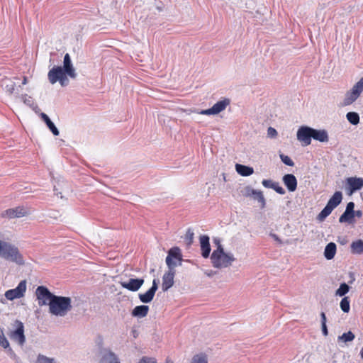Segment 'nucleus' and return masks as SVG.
<instances>
[{
  "instance_id": "42",
  "label": "nucleus",
  "mask_w": 363,
  "mask_h": 363,
  "mask_svg": "<svg viewBox=\"0 0 363 363\" xmlns=\"http://www.w3.org/2000/svg\"><path fill=\"white\" fill-rule=\"evenodd\" d=\"M262 184L266 188L273 189L274 184H275V182L272 181L271 179H264L262 182Z\"/></svg>"
},
{
  "instance_id": "45",
  "label": "nucleus",
  "mask_w": 363,
  "mask_h": 363,
  "mask_svg": "<svg viewBox=\"0 0 363 363\" xmlns=\"http://www.w3.org/2000/svg\"><path fill=\"white\" fill-rule=\"evenodd\" d=\"M267 135L271 138H275L277 135V131L272 127H269L267 129Z\"/></svg>"
},
{
  "instance_id": "24",
  "label": "nucleus",
  "mask_w": 363,
  "mask_h": 363,
  "mask_svg": "<svg viewBox=\"0 0 363 363\" xmlns=\"http://www.w3.org/2000/svg\"><path fill=\"white\" fill-rule=\"evenodd\" d=\"M336 245L334 242H329L325 247L324 256L328 260L332 259L336 253Z\"/></svg>"
},
{
  "instance_id": "1",
  "label": "nucleus",
  "mask_w": 363,
  "mask_h": 363,
  "mask_svg": "<svg viewBox=\"0 0 363 363\" xmlns=\"http://www.w3.org/2000/svg\"><path fill=\"white\" fill-rule=\"evenodd\" d=\"M210 258L213 267L217 269L227 268L236 259L233 254L224 251L221 244L213 251Z\"/></svg>"
},
{
  "instance_id": "5",
  "label": "nucleus",
  "mask_w": 363,
  "mask_h": 363,
  "mask_svg": "<svg viewBox=\"0 0 363 363\" xmlns=\"http://www.w3.org/2000/svg\"><path fill=\"white\" fill-rule=\"evenodd\" d=\"M67 75L62 67L55 66L48 72V77L52 84L59 82L62 86H65L69 84Z\"/></svg>"
},
{
  "instance_id": "17",
  "label": "nucleus",
  "mask_w": 363,
  "mask_h": 363,
  "mask_svg": "<svg viewBox=\"0 0 363 363\" xmlns=\"http://www.w3.org/2000/svg\"><path fill=\"white\" fill-rule=\"evenodd\" d=\"M62 67L63 70L67 73V76L72 79H75L77 77V73L72 65L70 56L68 53H67L64 57L63 67Z\"/></svg>"
},
{
  "instance_id": "36",
  "label": "nucleus",
  "mask_w": 363,
  "mask_h": 363,
  "mask_svg": "<svg viewBox=\"0 0 363 363\" xmlns=\"http://www.w3.org/2000/svg\"><path fill=\"white\" fill-rule=\"evenodd\" d=\"M191 363H208L206 356L204 354H196L194 356Z\"/></svg>"
},
{
  "instance_id": "53",
  "label": "nucleus",
  "mask_w": 363,
  "mask_h": 363,
  "mask_svg": "<svg viewBox=\"0 0 363 363\" xmlns=\"http://www.w3.org/2000/svg\"><path fill=\"white\" fill-rule=\"evenodd\" d=\"M214 242L216 244L217 247L219 244H221L219 238H214Z\"/></svg>"
},
{
  "instance_id": "55",
  "label": "nucleus",
  "mask_w": 363,
  "mask_h": 363,
  "mask_svg": "<svg viewBox=\"0 0 363 363\" xmlns=\"http://www.w3.org/2000/svg\"><path fill=\"white\" fill-rule=\"evenodd\" d=\"M165 363H173V361L170 359H167Z\"/></svg>"
},
{
  "instance_id": "29",
  "label": "nucleus",
  "mask_w": 363,
  "mask_h": 363,
  "mask_svg": "<svg viewBox=\"0 0 363 363\" xmlns=\"http://www.w3.org/2000/svg\"><path fill=\"white\" fill-rule=\"evenodd\" d=\"M346 118L353 125H357L359 123V115L357 112H348L346 114Z\"/></svg>"
},
{
  "instance_id": "32",
  "label": "nucleus",
  "mask_w": 363,
  "mask_h": 363,
  "mask_svg": "<svg viewBox=\"0 0 363 363\" xmlns=\"http://www.w3.org/2000/svg\"><path fill=\"white\" fill-rule=\"evenodd\" d=\"M252 198L260 203L262 208L265 207L266 201L261 191L256 190L254 195L252 196Z\"/></svg>"
},
{
  "instance_id": "30",
  "label": "nucleus",
  "mask_w": 363,
  "mask_h": 363,
  "mask_svg": "<svg viewBox=\"0 0 363 363\" xmlns=\"http://www.w3.org/2000/svg\"><path fill=\"white\" fill-rule=\"evenodd\" d=\"M354 218V213L345 211V212L340 216L339 222L352 223Z\"/></svg>"
},
{
  "instance_id": "33",
  "label": "nucleus",
  "mask_w": 363,
  "mask_h": 363,
  "mask_svg": "<svg viewBox=\"0 0 363 363\" xmlns=\"http://www.w3.org/2000/svg\"><path fill=\"white\" fill-rule=\"evenodd\" d=\"M35 363H57L55 358L48 357L44 354H39Z\"/></svg>"
},
{
  "instance_id": "27",
  "label": "nucleus",
  "mask_w": 363,
  "mask_h": 363,
  "mask_svg": "<svg viewBox=\"0 0 363 363\" xmlns=\"http://www.w3.org/2000/svg\"><path fill=\"white\" fill-rule=\"evenodd\" d=\"M40 116H41L42 119L45 121L47 126L50 129V130L52 133V134L54 135H58L60 132H59L58 129L56 128V126L55 125V124L51 121V120L50 119L48 116L47 114H45V113H42Z\"/></svg>"
},
{
  "instance_id": "51",
  "label": "nucleus",
  "mask_w": 363,
  "mask_h": 363,
  "mask_svg": "<svg viewBox=\"0 0 363 363\" xmlns=\"http://www.w3.org/2000/svg\"><path fill=\"white\" fill-rule=\"evenodd\" d=\"M270 236L277 242L279 243H281V239L279 238V236L274 233H270Z\"/></svg>"
},
{
  "instance_id": "37",
  "label": "nucleus",
  "mask_w": 363,
  "mask_h": 363,
  "mask_svg": "<svg viewBox=\"0 0 363 363\" xmlns=\"http://www.w3.org/2000/svg\"><path fill=\"white\" fill-rule=\"evenodd\" d=\"M194 233L192 230L188 229L185 235V240L189 245H191L194 240Z\"/></svg>"
},
{
  "instance_id": "35",
  "label": "nucleus",
  "mask_w": 363,
  "mask_h": 363,
  "mask_svg": "<svg viewBox=\"0 0 363 363\" xmlns=\"http://www.w3.org/2000/svg\"><path fill=\"white\" fill-rule=\"evenodd\" d=\"M349 290L350 286L346 283H342L336 291L335 294L339 296H343L348 293Z\"/></svg>"
},
{
  "instance_id": "25",
  "label": "nucleus",
  "mask_w": 363,
  "mask_h": 363,
  "mask_svg": "<svg viewBox=\"0 0 363 363\" xmlns=\"http://www.w3.org/2000/svg\"><path fill=\"white\" fill-rule=\"evenodd\" d=\"M236 172L243 177H247L253 174L254 169L252 167L245 166L240 164H235Z\"/></svg>"
},
{
  "instance_id": "14",
  "label": "nucleus",
  "mask_w": 363,
  "mask_h": 363,
  "mask_svg": "<svg viewBox=\"0 0 363 363\" xmlns=\"http://www.w3.org/2000/svg\"><path fill=\"white\" fill-rule=\"evenodd\" d=\"M28 211L23 206H18L14 208H9L1 213V217L14 218H21L28 215Z\"/></svg>"
},
{
  "instance_id": "34",
  "label": "nucleus",
  "mask_w": 363,
  "mask_h": 363,
  "mask_svg": "<svg viewBox=\"0 0 363 363\" xmlns=\"http://www.w3.org/2000/svg\"><path fill=\"white\" fill-rule=\"evenodd\" d=\"M340 308L344 313H348L350 309L349 297H344L340 301Z\"/></svg>"
},
{
  "instance_id": "28",
  "label": "nucleus",
  "mask_w": 363,
  "mask_h": 363,
  "mask_svg": "<svg viewBox=\"0 0 363 363\" xmlns=\"http://www.w3.org/2000/svg\"><path fill=\"white\" fill-rule=\"evenodd\" d=\"M4 89L9 94H12L15 91V83L9 79H6L2 82Z\"/></svg>"
},
{
  "instance_id": "20",
  "label": "nucleus",
  "mask_w": 363,
  "mask_h": 363,
  "mask_svg": "<svg viewBox=\"0 0 363 363\" xmlns=\"http://www.w3.org/2000/svg\"><path fill=\"white\" fill-rule=\"evenodd\" d=\"M199 240H200L201 255L204 258H207L209 257L210 252H211L209 237L208 235H203L200 236Z\"/></svg>"
},
{
  "instance_id": "2",
  "label": "nucleus",
  "mask_w": 363,
  "mask_h": 363,
  "mask_svg": "<svg viewBox=\"0 0 363 363\" xmlns=\"http://www.w3.org/2000/svg\"><path fill=\"white\" fill-rule=\"evenodd\" d=\"M72 308V300L69 297L55 295L51 300L49 312L52 315L64 317Z\"/></svg>"
},
{
  "instance_id": "4",
  "label": "nucleus",
  "mask_w": 363,
  "mask_h": 363,
  "mask_svg": "<svg viewBox=\"0 0 363 363\" xmlns=\"http://www.w3.org/2000/svg\"><path fill=\"white\" fill-rule=\"evenodd\" d=\"M342 194L341 191H335L328 200L325 208L318 215L317 219L323 221L332 211L342 202Z\"/></svg>"
},
{
  "instance_id": "19",
  "label": "nucleus",
  "mask_w": 363,
  "mask_h": 363,
  "mask_svg": "<svg viewBox=\"0 0 363 363\" xmlns=\"http://www.w3.org/2000/svg\"><path fill=\"white\" fill-rule=\"evenodd\" d=\"M99 363H120L116 354L110 350L101 351V357Z\"/></svg>"
},
{
  "instance_id": "52",
  "label": "nucleus",
  "mask_w": 363,
  "mask_h": 363,
  "mask_svg": "<svg viewBox=\"0 0 363 363\" xmlns=\"http://www.w3.org/2000/svg\"><path fill=\"white\" fill-rule=\"evenodd\" d=\"M362 211L360 210L354 211V217L361 218L362 216Z\"/></svg>"
},
{
  "instance_id": "48",
  "label": "nucleus",
  "mask_w": 363,
  "mask_h": 363,
  "mask_svg": "<svg viewBox=\"0 0 363 363\" xmlns=\"http://www.w3.org/2000/svg\"><path fill=\"white\" fill-rule=\"evenodd\" d=\"M322 333L324 336H327L328 335V330L326 324L321 325Z\"/></svg>"
},
{
  "instance_id": "13",
  "label": "nucleus",
  "mask_w": 363,
  "mask_h": 363,
  "mask_svg": "<svg viewBox=\"0 0 363 363\" xmlns=\"http://www.w3.org/2000/svg\"><path fill=\"white\" fill-rule=\"evenodd\" d=\"M15 325H16V328L11 333L10 337L20 345H23L26 342L23 324L19 320H16Z\"/></svg>"
},
{
  "instance_id": "23",
  "label": "nucleus",
  "mask_w": 363,
  "mask_h": 363,
  "mask_svg": "<svg viewBox=\"0 0 363 363\" xmlns=\"http://www.w3.org/2000/svg\"><path fill=\"white\" fill-rule=\"evenodd\" d=\"M149 311V306L146 305H140L135 306L132 311L131 315L133 317L142 318L145 317Z\"/></svg>"
},
{
  "instance_id": "38",
  "label": "nucleus",
  "mask_w": 363,
  "mask_h": 363,
  "mask_svg": "<svg viewBox=\"0 0 363 363\" xmlns=\"http://www.w3.org/2000/svg\"><path fill=\"white\" fill-rule=\"evenodd\" d=\"M280 158L285 164L290 167L294 166V162L289 156L281 154L280 155Z\"/></svg>"
},
{
  "instance_id": "40",
  "label": "nucleus",
  "mask_w": 363,
  "mask_h": 363,
  "mask_svg": "<svg viewBox=\"0 0 363 363\" xmlns=\"http://www.w3.org/2000/svg\"><path fill=\"white\" fill-rule=\"evenodd\" d=\"M255 191H256L255 189H253L250 186H247L245 189V192H244L243 195L246 197H252Z\"/></svg>"
},
{
  "instance_id": "46",
  "label": "nucleus",
  "mask_w": 363,
  "mask_h": 363,
  "mask_svg": "<svg viewBox=\"0 0 363 363\" xmlns=\"http://www.w3.org/2000/svg\"><path fill=\"white\" fill-rule=\"evenodd\" d=\"M7 349H8V350H7V353H8V354L9 355V357H10L12 359H13V360H15L16 362H17V361H18V357H17V355L16 354V353L13 352V350L11 348H10V347H9V348H7Z\"/></svg>"
},
{
  "instance_id": "49",
  "label": "nucleus",
  "mask_w": 363,
  "mask_h": 363,
  "mask_svg": "<svg viewBox=\"0 0 363 363\" xmlns=\"http://www.w3.org/2000/svg\"><path fill=\"white\" fill-rule=\"evenodd\" d=\"M204 274L208 277H213V275H215L216 274V272L215 271H213V270H206L204 272Z\"/></svg>"
},
{
  "instance_id": "9",
  "label": "nucleus",
  "mask_w": 363,
  "mask_h": 363,
  "mask_svg": "<svg viewBox=\"0 0 363 363\" xmlns=\"http://www.w3.org/2000/svg\"><path fill=\"white\" fill-rule=\"evenodd\" d=\"M363 187V178L352 177L345 180V189L348 196L352 195L355 191Z\"/></svg>"
},
{
  "instance_id": "18",
  "label": "nucleus",
  "mask_w": 363,
  "mask_h": 363,
  "mask_svg": "<svg viewBox=\"0 0 363 363\" xmlns=\"http://www.w3.org/2000/svg\"><path fill=\"white\" fill-rule=\"evenodd\" d=\"M175 275V271L169 269L166 272L162 277V290L164 291H167L174 284V277Z\"/></svg>"
},
{
  "instance_id": "31",
  "label": "nucleus",
  "mask_w": 363,
  "mask_h": 363,
  "mask_svg": "<svg viewBox=\"0 0 363 363\" xmlns=\"http://www.w3.org/2000/svg\"><path fill=\"white\" fill-rule=\"evenodd\" d=\"M355 336L353 333L351 331H349L347 333H344L342 335L338 336L337 341L338 342H352L354 340Z\"/></svg>"
},
{
  "instance_id": "7",
  "label": "nucleus",
  "mask_w": 363,
  "mask_h": 363,
  "mask_svg": "<svg viewBox=\"0 0 363 363\" xmlns=\"http://www.w3.org/2000/svg\"><path fill=\"white\" fill-rule=\"evenodd\" d=\"M363 91V77L355 83L352 89L345 94L343 100L344 106H349L353 104L361 95Z\"/></svg>"
},
{
  "instance_id": "47",
  "label": "nucleus",
  "mask_w": 363,
  "mask_h": 363,
  "mask_svg": "<svg viewBox=\"0 0 363 363\" xmlns=\"http://www.w3.org/2000/svg\"><path fill=\"white\" fill-rule=\"evenodd\" d=\"M354 202L350 201L347 204L345 211L352 213H354Z\"/></svg>"
},
{
  "instance_id": "3",
  "label": "nucleus",
  "mask_w": 363,
  "mask_h": 363,
  "mask_svg": "<svg viewBox=\"0 0 363 363\" xmlns=\"http://www.w3.org/2000/svg\"><path fill=\"white\" fill-rule=\"evenodd\" d=\"M0 256L19 265L24 264L23 258L18 249L6 242L0 240Z\"/></svg>"
},
{
  "instance_id": "54",
  "label": "nucleus",
  "mask_w": 363,
  "mask_h": 363,
  "mask_svg": "<svg viewBox=\"0 0 363 363\" xmlns=\"http://www.w3.org/2000/svg\"><path fill=\"white\" fill-rule=\"evenodd\" d=\"M27 82H28L27 77H23L22 84L25 85V84H27Z\"/></svg>"
},
{
  "instance_id": "6",
  "label": "nucleus",
  "mask_w": 363,
  "mask_h": 363,
  "mask_svg": "<svg viewBox=\"0 0 363 363\" xmlns=\"http://www.w3.org/2000/svg\"><path fill=\"white\" fill-rule=\"evenodd\" d=\"M182 255L178 247H174L169 250L165 262L169 269L175 271V267L182 264Z\"/></svg>"
},
{
  "instance_id": "44",
  "label": "nucleus",
  "mask_w": 363,
  "mask_h": 363,
  "mask_svg": "<svg viewBox=\"0 0 363 363\" xmlns=\"http://www.w3.org/2000/svg\"><path fill=\"white\" fill-rule=\"evenodd\" d=\"M21 99L26 105L31 106L33 104V101L30 96L27 94L21 95Z\"/></svg>"
},
{
  "instance_id": "56",
  "label": "nucleus",
  "mask_w": 363,
  "mask_h": 363,
  "mask_svg": "<svg viewBox=\"0 0 363 363\" xmlns=\"http://www.w3.org/2000/svg\"><path fill=\"white\" fill-rule=\"evenodd\" d=\"M4 335V331H3V330L0 328V336H2V335Z\"/></svg>"
},
{
  "instance_id": "21",
  "label": "nucleus",
  "mask_w": 363,
  "mask_h": 363,
  "mask_svg": "<svg viewBox=\"0 0 363 363\" xmlns=\"http://www.w3.org/2000/svg\"><path fill=\"white\" fill-rule=\"evenodd\" d=\"M284 185L289 191H294L297 188V179L292 174H285L282 178Z\"/></svg>"
},
{
  "instance_id": "57",
  "label": "nucleus",
  "mask_w": 363,
  "mask_h": 363,
  "mask_svg": "<svg viewBox=\"0 0 363 363\" xmlns=\"http://www.w3.org/2000/svg\"><path fill=\"white\" fill-rule=\"evenodd\" d=\"M360 355H361V357L363 359V348H362V350L360 351Z\"/></svg>"
},
{
  "instance_id": "22",
  "label": "nucleus",
  "mask_w": 363,
  "mask_h": 363,
  "mask_svg": "<svg viewBox=\"0 0 363 363\" xmlns=\"http://www.w3.org/2000/svg\"><path fill=\"white\" fill-rule=\"evenodd\" d=\"M312 138L321 143L328 142L329 140L328 132L325 130H318L312 128Z\"/></svg>"
},
{
  "instance_id": "12",
  "label": "nucleus",
  "mask_w": 363,
  "mask_h": 363,
  "mask_svg": "<svg viewBox=\"0 0 363 363\" xmlns=\"http://www.w3.org/2000/svg\"><path fill=\"white\" fill-rule=\"evenodd\" d=\"M312 128L306 125L301 126L296 133L297 140L301 143L303 146H308L311 143Z\"/></svg>"
},
{
  "instance_id": "43",
  "label": "nucleus",
  "mask_w": 363,
  "mask_h": 363,
  "mask_svg": "<svg viewBox=\"0 0 363 363\" xmlns=\"http://www.w3.org/2000/svg\"><path fill=\"white\" fill-rule=\"evenodd\" d=\"M138 363H157V361L154 358L143 357Z\"/></svg>"
},
{
  "instance_id": "26",
  "label": "nucleus",
  "mask_w": 363,
  "mask_h": 363,
  "mask_svg": "<svg viewBox=\"0 0 363 363\" xmlns=\"http://www.w3.org/2000/svg\"><path fill=\"white\" fill-rule=\"evenodd\" d=\"M351 252L354 255L363 254V240L361 239L353 241L350 245Z\"/></svg>"
},
{
  "instance_id": "39",
  "label": "nucleus",
  "mask_w": 363,
  "mask_h": 363,
  "mask_svg": "<svg viewBox=\"0 0 363 363\" xmlns=\"http://www.w3.org/2000/svg\"><path fill=\"white\" fill-rule=\"evenodd\" d=\"M0 345L4 349L9 347V342L5 335L0 336Z\"/></svg>"
},
{
  "instance_id": "11",
  "label": "nucleus",
  "mask_w": 363,
  "mask_h": 363,
  "mask_svg": "<svg viewBox=\"0 0 363 363\" xmlns=\"http://www.w3.org/2000/svg\"><path fill=\"white\" fill-rule=\"evenodd\" d=\"M230 101L228 99H223L216 102L211 108L206 110H202L199 112L202 115H216L224 111L226 107L230 104Z\"/></svg>"
},
{
  "instance_id": "15",
  "label": "nucleus",
  "mask_w": 363,
  "mask_h": 363,
  "mask_svg": "<svg viewBox=\"0 0 363 363\" xmlns=\"http://www.w3.org/2000/svg\"><path fill=\"white\" fill-rule=\"evenodd\" d=\"M158 289V280L154 279L152 286L144 294H139L138 298L142 303H148L151 302Z\"/></svg>"
},
{
  "instance_id": "16",
  "label": "nucleus",
  "mask_w": 363,
  "mask_h": 363,
  "mask_svg": "<svg viewBox=\"0 0 363 363\" xmlns=\"http://www.w3.org/2000/svg\"><path fill=\"white\" fill-rule=\"evenodd\" d=\"M145 282L144 279H130L127 281H121L120 284L124 289H126L130 291H137L143 285Z\"/></svg>"
},
{
  "instance_id": "41",
  "label": "nucleus",
  "mask_w": 363,
  "mask_h": 363,
  "mask_svg": "<svg viewBox=\"0 0 363 363\" xmlns=\"http://www.w3.org/2000/svg\"><path fill=\"white\" fill-rule=\"evenodd\" d=\"M272 189H274L276 192L281 195H284L286 193L284 188L280 186L278 182H275V184H274V188Z\"/></svg>"
},
{
  "instance_id": "50",
  "label": "nucleus",
  "mask_w": 363,
  "mask_h": 363,
  "mask_svg": "<svg viewBox=\"0 0 363 363\" xmlns=\"http://www.w3.org/2000/svg\"><path fill=\"white\" fill-rule=\"evenodd\" d=\"M320 318H321V325L326 324L327 319H326V316H325V314L324 312H322L320 313Z\"/></svg>"
},
{
  "instance_id": "10",
  "label": "nucleus",
  "mask_w": 363,
  "mask_h": 363,
  "mask_svg": "<svg viewBox=\"0 0 363 363\" xmlns=\"http://www.w3.org/2000/svg\"><path fill=\"white\" fill-rule=\"evenodd\" d=\"M26 281L22 280L18 284V286L13 289H9L6 291L5 297L10 301H12L15 298H19L24 296V294L26 291Z\"/></svg>"
},
{
  "instance_id": "8",
  "label": "nucleus",
  "mask_w": 363,
  "mask_h": 363,
  "mask_svg": "<svg viewBox=\"0 0 363 363\" xmlns=\"http://www.w3.org/2000/svg\"><path fill=\"white\" fill-rule=\"evenodd\" d=\"M35 295L40 306L48 305L50 306L51 300L55 296L52 294L47 287L39 286L35 291Z\"/></svg>"
}]
</instances>
